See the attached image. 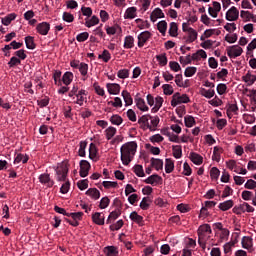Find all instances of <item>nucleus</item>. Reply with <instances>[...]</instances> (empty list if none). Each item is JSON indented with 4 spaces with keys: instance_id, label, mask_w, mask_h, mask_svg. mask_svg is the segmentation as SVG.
I'll list each match as a JSON object with an SVG mask.
<instances>
[{
    "instance_id": "obj_56",
    "label": "nucleus",
    "mask_w": 256,
    "mask_h": 256,
    "mask_svg": "<svg viewBox=\"0 0 256 256\" xmlns=\"http://www.w3.org/2000/svg\"><path fill=\"white\" fill-rule=\"evenodd\" d=\"M87 39H89V32H82L76 36L78 43H84Z\"/></svg>"
},
{
    "instance_id": "obj_55",
    "label": "nucleus",
    "mask_w": 256,
    "mask_h": 256,
    "mask_svg": "<svg viewBox=\"0 0 256 256\" xmlns=\"http://www.w3.org/2000/svg\"><path fill=\"white\" fill-rule=\"evenodd\" d=\"M156 59L159 62V65H161V67H165V65H167L168 60L166 54L157 55Z\"/></svg>"
},
{
    "instance_id": "obj_23",
    "label": "nucleus",
    "mask_w": 256,
    "mask_h": 256,
    "mask_svg": "<svg viewBox=\"0 0 256 256\" xmlns=\"http://www.w3.org/2000/svg\"><path fill=\"white\" fill-rule=\"evenodd\" d=\"M27 161H29V155L27 154H17L15 159H14V165H17L18 163H27Z\"/></svg>"
},
{
    "instance_id": "obj_48",
    "label": "nucleus",
    "mask_w": 256,
    "mask_h": 256,
    "mask_svg": "<svg viewBox=\"0 0 256 256\" xmlns=\"http://www.w3.org/2000/svg\"><path fill=\"white\" fill-rule=\"evenodd\" d=\"M184 123L186 127L191 128L196 123L195 118L191 115H187L184 117Z\"/></svg>"
},
{
    "instance_id": "obj_9",
    "label": "nucleus",
    "mask_w": 256,
    "mask_h": 256,
    "mask_svg": "<svg viewBox=\"0 0 256 256\" xmlns=\"http://www.w3.org/2000/svg\"><path fill=\"white\" fill-rule=\"evenodd\" d=\"M39 181L42 185H46V187H53L55 185V181L51 180V176L47 173L41 174L39 176Z\"/></svg>"
},
{
    "instance_id": "obj_50",
    "label": "nucleus",
    "mask_w": 256,
    "mask_h": 256,
    "mask_svg": "<svg viewBox=\"0 0 256 256\" xmlns=\"http://www.w3.org/2000/svg\"><path fill=\"white\" fill-rule=\"evenodd\" d=\"M201 95L203 97H206V99H211V98L215 97V90H211V89L207 90V89L203 88L201 90Z\"/></svg>"
},
{
    "instance_id": "obj_58",
    "label": "nucleus",
    "mask_w": 256,
    "mask_h": 256,
    "mask_svg": "<svg viewBox=\"0 0 256 256\" xmlns=\"http://www.w3.org/2000/svg\"><path fill=\"white\" fill-rule=\"evenodd\" d=\"M79 145H80V148L78 150V155L79 157H85V149H87V142L81 141Z\"/></svg>"
},
{
    "instance_id": "obj_7",
    "label": "nucleus",
    "mask_w": 256,
    "mask_h": 256,
    "mask_svg": "<svg viewBox=\"0 0 256 256\" xmlns=\"http://www.w3.org/2000/svg\"><path fill=\"white\" fill-rule=\"evenodd\" d=\"M91 169V164L87 160L80 161V177H87L89 175V170Z\"/></svg>"
},
{
    "instance_id": "obj_21",
    "label": "nucleus",
    "mask_w": 256,
    "mask_h": 256,
    "mask_svg": "<svg viewBox=\"0 0 256 256\" xmlns=\"http://www.w3.org/2000/svg\"><path fill=\"white\" fill-rule=\"evenodd\" d=\"M97 146L95 143H91L89 146V159H92V161H97Z\"/></svg>"
},
{
    "instance_id": "obj_27",
    "label": "nucleus",
    "mask_w": 256,
    "mask_h": 256,
    "mask_svg": "<svg viewBox=\"0 0 256 256\" xmlns=\"http://www.w3.org/2000/svg\"><path fill=\"white\" fill-rule=\"evenodd\" d=\"M61 82H63V84L66 86L71 85V83L73 82L72 72H65L62 76Z\"/></svg>"
},
{
    "instance_id": "obj_30",
    "label": "nucleus",
    "mask_w": 256,
    "mask_h": 256,
    "mask_svg": "<svg viewBox=\"0 0 256 256\" xmlns=\"http://www.w3.org/2000/svg\"><path fill=\"white\" fill-rule=\"evenodd\" d=\"M174 169H175V163L173 162V160H171V158H166L165 160L166 173H173Z\"/></svg>"
},
{
    "instance_id": "obj_15",
    "label": "nucleus",
    "mask_w": 256,
    "mask_h": 256,
    "mask_svg": "<svg viewBox=\"0 0 256 256\" xmlns=\"http://www.w3.org/2000/svg\"><path fill=\"white\" fill-rule=\"evenodd\" d=\"M163 181V178L159 176V174H153L149 176L146 180H144V183L147 185H155V183H161Z\"/></svg>"
},
{
    "instance_id": "obj_3",
    "label": "nucleus",
    "mask_w": 256,
    "mask_h": 256,
    "mask_svg": "<svg viewBox=\"0 0 256 256\" xmlns=\"http://www.w3.org/2000/svg\"><path fill=\"white\" fill-rule=\"evenodd\" d=\"M191 99L187 94H182L179 92H176L172 96L171 100V106L172 107H177V105H181V103H190Z\"/></svg>"
},
{
    "instance_id": "obj_60",
    "label": "nucleus",
    "mask_w": 256,
    "mask_h": 256,
    "mask_svg": "<svg viewBox=\"0 0 256 256\" xmlns=\"http://www.w3.org/2000/svg\"><path fill=\"white\" fill-rule=\"evenodd\" d=\"M197 73V67H187L184 75L185 77H193Z\"/></svg>"
},
{
    "instance_id": "obj_45",
    "label": "nucleus",
    "mask_w": 256,
    "mask_h": 256,
    "mask_svg": "<svg viewBox=\"0 0 256 256\" xmlns=\"http://www.w3.org/2000/svg\"><path fill=\"white\" fill-rule=\"evenodd\" d=\"M121 31L122 30L119 25L106 28L107 35H115L116 33H121Z\"/></svg>"
},
{
    "instance_id": "obj_20",
    "label": "nucleus",
    "mask_w": 256,
    "mask_h": 256,
    "mask_svg": "<svg viewBox=\"0 0 256 256\" xmlns=\"http://www.w3.org/2000/svg\"><path fill=\"white\" fill-rule=\"evenodd\" d=\"M135 47V38L129 35L124 38V49H133Z\"/></svg>"
},
{
    "instance_id": "obj_44",
    "label": "nucleus",
    "mask_w": 256,
    "mask_h": 256,
    "mask_svg": "<svg viewBox=\"0 0 256 256\" xmlns=\"http://www.w3.org/2000/svg\"><path fill=\"white\" fill-rule=\"evenodd\" d=\"M107 256H117L119 255V251H117V247L115 246H107L105 248Z\"/></svg>"
},
{
    "instance_id": "obj_1",
    "label": "nucleus",
    "mask_w": 256,
    "mask_h": 256,
    "mask_svg": "<svg viewBox=\"0 0 256 256\" xmlns=\"http://www.w3.org/2000/svg\"><path fill=\"white\" fill-rule=\"evenodd\" d=\"M121 161L123 165H129L137 153V142L131 141L123 144L120 148Z\"/></svg>"
},
{
    "instance_id": "obj_28",
    "label": "nucleus",
    "mask_w": 256,
    "mask_h": 256,
    "mask_svg": "<svg viewBox=\"0 0 256 256\" xmlns=\"http://www.w3.org/2000/svg\"><path fill=\"white\" fill-rule=\"evenodd\" d=\"M234 205L233 200H227L219 204V210L220 211H229Z\"/></svg>"
},
{
    "instance_id": "obj_41",
    "label": "nucleus",
    "mask_w": 256,
    "mask_h": 256,
    "mask_svg": "<svg viewBox=\"0 0 256 256\" xmlns=\"http://www.w3.org/2000/svg\"><path fill=\"white\" fill-rule=\"evenodd\" d=\"M25 43H26L27 49L33 50L37 47V45L35 44V40L32 36L25 37Z\"/></svg>"
},
{
    "instance_id": "obj_17",
    "label": "nucleus",
    "mask_w": 256,
    "mask_h": 256,
    "mask_svg": "<svg viewBox=\"0 0 256 256\" xmlns=\"http://www.w3.org/2000/svg\"><path fill=\"white\" fill-rule=\"evenodd\" d=\"M86 195L91 197L94 201H97L101 197V192L97 188H90L86 191Z\"/></svg>"
},
{
    "instance_id": "obj_40",
    "label": "nucleus",
    "mask_w": 256,
    "mask_h": 256,
    "mask_svg": "<svg viewBox=\"0 0 256 256\" xmlns=\"http://www.w3.org/2000/svg\"><path fill=\"white\" fill-rule=\"evenodd\" d=\"M83 95H87V91L86 90H80L77 94H76V97H77V101H76V104L77 105H80V107H82L83 105V101H85V97H83Z\"/></svg>"
},
{
    "instance_id": "obj_43",
    "label": "nucleus",
    "mask_w": 256,
    "mask_h": 256,
    "mask_svg": "<svg viewBox=\"0 0 256 256\" xmlns=\"http://www.w3.org/2000/svg\"><path fill=\"white\" fill-rule=\"evenodd\" d=\"M242 79L245 83L253 85V83L256 81V76L248 72L245 76L242 77Z\"/></svg>"
},
{
    "instance_id": "obj_10",
    "label": "nucleus",
    "mask_w": 256,
    "mask_h": 256,
    "mask_svg": "<svg viewBox=\"0 0 256 256\" xmlns=\"http://www.w3.org/2000/svg\"><path fill=\"white\" fill-rule=\"evenodd\" d=\"M158 19H165V13H163L161 8H155L150 14V21H152V23H155Z\"/></svg>"
},
{
    "instance_id": "obj_25",
    "label": "nucleus",
    "mask_w": 256,
    "mask_h": 256,
    "mask_svg": "<svg viewBox=\"0 0 256 256\" xmlns=\"http://www.w3.org/2000/svg\"><path fill=\"white\" fill-rule=\"evenodd\" d=\"M17 19V14L11 13L2 18V25H5L6 27L11 25V21H15Z\"/></svg>"
},
{
    "instance_id": "obj_47",
    "label": "nucleus",
    "mask_w": 256,
    "mask_h": 256,
    "mask_svg": "<svg viewBox=\"0 0 256 256\" xmlns=\"http://www.w3.org/2000/svg\"><path fill=\"white\" fill-rule=\"evenodd\" d=\"M240 209L242 213H245V211H247V213H253L255 211V208H253V206L249 205L247 202L240 204Z\"/></svg>"
},
{
    "instance_id": "obj_57",
    "label": "nucleus",
    "mask_w": 256,
    "mask_h": 256,
    "mask_svg": "<svg viewBox=\"0 0 256 256\" xmlns=\"http://www.w3.org/2000/svg\"><path fill=\"white\" fill-rule=\"evenodd\" d=\"M151 203V198L149 197H144L140 203V208L143 209V211H147V209H149V204Z\"/></svg>"
},
{
    "instance_id": "obj_37",
    "label": "nucleus",
    "mask_w": 256,
    "mask_h": 256,
    "mask_svg": "<svg viewBox=\"0 0 256 256\" xmlns=\"http://www.w3.org/2000/svg\"><path fill=\"white\" fill-rule=\"evenodd\" d=\"M95 25H99V17L92 16L91 19L86 20L85 27L91 28L95 27Z\"/></svg>"
},
{
    "instance_id": "obj_64",
    "label": "nucleus",
    "mask_w": 256,
    "mask_h": 256,
    "mask_svg": "<svg viewBox=\"0 0 256 256\" xmlns=\"http://www.w3.org/2000/svg\"><path fill=\"white\" fill-rule=\"evenodd\" d=\"M117 77H119V79L129 78V70H127V69L119 70L117 73Z\"/></svg>"
},
{
    "instance_id": "obj_54",
    "label": "nucleus",
    "mask_w": 256,
    "mask_h": 256,
    "mask_svg": "<svg viewBox=\"0 0 256 256\" xmlns=\"http://www.w3.org/2000/svg\"><path fill=\"white\" fill-rule=\"evenodd\" d=\"M77 187L80 191H85L89 187V180L84 179L77 182Z\"/></svg>"
},
{
    "instance_id": "obj_14",
    "label": "nucleus",
    "mask_w": 256,
    "mask_h": 256,
    "mask_svg": "<svg viewBox=\"0 0 256 256\" xmlns=\"http://www.w3.org/2000/svg\"><path fill=\"white\" fill-rule=\"evenodd\" d=\"M242 247L243 249H247L248 251H253V238L249 236H244L242 238Z\"/></svg>"
},
{
    "instance_id": "obj_11",
    "label": "nucleus",
    "mask_w": 256,
    "mask_h": 256,
    "mask_svg": "<svg viewBox=\"0 0 256 256\" xmlns=\"http://www.w3.org/2000/svg\"><path fill=\"white\" fill-rule=\"evenodd\" d=\"M106 89L110 95H119L121 91V85L117 83H108Z\"/></svg>"
},
{
    "instance_id": "obj_26",
    "label": "nucleus",
    "mask_w": 256,
    "mask_h": 256,
    "mask_svg": "<svg viewBox=\"0 0 256 256\" xmlns=\"http://www.w3.org/2000/svg\"><path fill=\"white\" fill-rule=\"evenodd\" d=\"M78 70L81 73L82 77H85L83 78V81H85L87 79V73L89 72V65L85 62H81Z\"/></svg>"
},
{
    "instance_id": "obj_34",
    "label": "nucleus",
    "mask_w": 256,
    "mask_h": 256,
    "mask_svg": "<svg viewBox=\"0 0 256 256\" xmlns=\"http://www.w3.org/2000/svg\"><path fill=\"white\" fill-rule=\"evenodd\" d=\"M131 221H134V223H137L138 225H143V216L138 215L137 212H132L130 214Z\"/></svg>"
},
{
    "instance_id": "obj_4",
    "label": "nucleus",
    "mask_w": 256,
    "mask_h": 256,
    "mask_svg": "<svg viewBox=\"0 0 256 256\" xmlns=\"http://www.w3.org/2000/svg\"><path fill=\"white\" fill-rule=\"evenodd\" d=\"M243 54V48L239 45H233L227 48V55L230 59H236V57H241Z\"/></svg>"
},
{
    "instance_id": "obj_12",
    "label": "nucleus",
    "mask_w": 256,
    "mask_h": 256,
    "mask_svg": "<svg viewBox=\"0 0 256 256\" xmlns=\"http://www.w3.org/2000/svg\"><path fill=\"white\" fill-rule=\"evenodd\" d=\"M149 119H153V117L151 115H143L138 119V123L139 125H144L150 131H155V128L149 124Z\"/></svg>"
},
{
    "instance_id": "obj_52",
    "label": "nucleus",
    "mask_w": 256,
    "mask_h": 256,
    "mask_svg": "<svg viewBox=\"0 0 256 256\" xmlns=\"http://www.w3.org/2000/svg\"><path fill=\"white\" fill-rule=\"evenodd\" d=\"M98 59H103L104 63H109L111 60V53L108 50H104L102 54H99Z\"/></svg>"
},
{
    "instance_id": "obj_61",
    "label": "nucleus",
    "mask_w": 256,
    "mask_h": 256,
    "mask_svg": "<svg viewBox=\"0 0 256 256\" xmlns=\"http://www.w3.org/2000/svg\"><path fill=\"white\" fill-rule=\"evenodd\" d=\"M162 89L164 91V95H173V86L171 84H164L162 85Z\"/></svg>"
},
{
    "instance_id": "obj_53",
    "label": "nucleus",
    "mask_w": 256,
    "mask_h": 256,
    "mask_svg": "<svg viewBox=\"0 0 256 256\" xmlns=\"http://www.w3.org/2000/svg\"><path fill=\"white\" fill-rule=\"evenodd\" d=\"M62 19L66 23H73V21H75V16H73V14H71L69 12H64L62 15Z\"/></svg>"
},
{
    "instance_id": "obj_42",
    "label": "nucleus",
    "mask_w": 256,
    "mask_h": 256,
    "mask_svg": "<svg viewBox=\"0 0 256 256\" xmlns=\"http://www.w3.org/2000/svg\"><path fill=\"white\" fill-rule=\"evenodd\" d=\"M110 123L119 126L123 123V118L119 114H114L110 117Z\"/></svg>"
},
{
    "instance_id": "obj_2",
    "label": "nucleus",
    "mask_w": 256,
    "mask_h": 256,
    "mask_svg": "<svg viewBox=\"0 0 256 256\" xmlns=\"http://www.w3.org/2000/svg\"><path fill=\"white\" fill-rule=\"evenodd\" d=\"M56 181L65 182L67 181V175H69V164L65 161L58 163L55 168Z\"/></svg>"
},
{
    "instance_id": "obj_33",
    "label": "nucleus",
    "mask_w": 256,
    "mask_h": 256,
    "mask_svg": "<svg viewBox=\"0 0 256 256\" xmlns=\"http://www.w3.org/2000/svg\"><path fill=\"white\" fill-rule=\"evenodd\" d=\"M106 133V139L108 141H111V139H113V137H115L116 133H117V128L110 126L105 130Z\"/></svg>"
},
{
    "instance_id": "obj_38",
    "label": "nucleus",
    "mask_w": 256,
    "mask_h": 256,
    "mask_svg": "<svg viewBox=\"0 0 256 256\" xmlns=\"http://www.w3.org/2000/svg\"><path fill=\"white\" fill-rule=\"evenodd\" d=\"M197 39V31L193 28H188V39L187 43H193Z\"/></svg>"
},
{
    "instance_id": "obj_24",
    "label": "nucleus",
    "mask_w": 256,
    "mask_h": 256,
    "mask_svg": "<svg viewBox=\"0 0 256 256\" xmlns=\"http://www.w3.org/2000/svg\"><path fill=\"white\" fill-rule=\"evenodd\" d=\"M150 163H151V167H154L156 171H161V169H163L162 159L151 158Z\"/></svg>"
},
{
    "instance_id": "obj_63",
    "label": "nucleus",
    "mask_w": 256,
    "mask_h": 256,
    "mask_svg": "<svg viewBox=\"0 0 256 256\" xmlns=\"http://www.w3.org/2000/svg\"><path fill=\"white\" fill-rule=\"evenodd\" d=\"M9 67H17V65H21V59L13 56L8 62Z\"/></svg>"
},
{
    "instance_id": "obj_6",
    "label": "nucleus",
    "mask_w": 256,
    "mask_h": 256,
    "mask_svg": "<svg viewBox=\"0 0 256 256\" xmlns=\"http://www.w3.org/2000/svg\"><path fill=\"white\" fill-rule=\"evenodd\" d=\"M237 19H239V10H237V7L232 6L226 12V20L227 21H237Z\"/></svg>"
},
{
    "instance_id": "obj_16",
    "label": "nucleus",
    "mask_w": 256,
    "mask_h": 256,
    "mask_svg": "<svg viewBox=\"0 0 256 256\" xmlns=\"http://www.w3.org/2000/svg\"><path fill=\"white\" fill-rule=\"evenodd\" d=\"M92 221L96 225H105V216L101 212H96L92 215Z\"/></svg>"
},
{
    "instance_id": "obj_22",
    "label": "nucleus",
    "mask_w": 256,
    "mask_h": 256,
    "mask_svg": "<svg viewBox=\"0 0 256 256\" xmlns=\"http://www.w3.org/2000/svg\"><path fill=\"white\" fill-rule=\"evenodd\" d=\"M136 107L140 111H149V107L145 104V100L143 98H135Z\"/></svg>"
},
{
    "instance_id": "obj_8",
    "label": "nucleus",
    "mask_w": 256,
    "mask_h": 256,
    "mask_svg": "<svg viewBox=\"0 0 256 256\" xmlns=\"http://www.w3.org/2000/svg\"><path fill=\"white\" fill-rule=\"evenodd\" d=\"M151 39V32L144 31L138 35V47H144L146 42Z\"/></svg>"
},
{
    "instance_id": "obj_32",
    "label": "nucleus",
    "mask_w": 256,
    "mask_h": 256,
    "mask_svg": "<svg viewBox=\"0 0 256 256\" xmlns=\"http://www.w3.org/2000/svg\"><path fill=\"white\" fill-rule=\"evenodd\" d=\"M122 97L124 99L126 107H128L129 105H133V98L131 97V93H129L127 90L122 91Z\"/></svg>"
},
{
    "instance_id": "obj_19",
    "label": "nucleus",
    "mask_w": 256,
    "mask_h": 256,
    "mask_svg": "<svg viewBox=\"0 0 256 256\" xmlns=\"http://www.w3.org/2000/svg\"><path fill=\"white\" fill-rule=\"evenodd\" d=\"M190 160L192 161V163H194V165H201L203 163V156L198 153L191 152Z\"/></svg>"
},
{
    "instance_id": "obj_29",
    "label": "nucleus",
    "mask_w": 256,
    "mask_h": 256,
    "mask_svg": "<svg viewBox=\"0 0 256 256\" xmlns=\"http://www.w3.org/2000/svg\"><path fill=\"white\" fill-rule=\"evenodd\" d=\"M172 151L173 157H175V159H181V157H183V149L181 145L172 146Z\"/></svg>"
},
{
    "instance_id": "obj_36",
    "label": "nucleus",
    "mask_w": 256,
    "mask_h": 256,
    "mask_svg": "<svg viewBox=\"0 0 256 256\" xmlns=\"http://www.w3.org/2000/svg\"><path fill=\"white\" fill-rule=\"evenodd\" d=\"M120 216H121V211L114 210L109 214L106 223L109 225V224H111V221H115V219L119 218Z\"/></svg>"
},
{
    "instance_id": "obj_5",
    "label": "nucleus",
    "mask_w": 256,
    "mask_h": 256,
    "mask_svg": "<svg viewBox=\"0 0 256 256\" xmlns=\"http://www.w3.org/2000/svg\"><path fill=\"white\" fill-rule=\"evenodd\" d=\"M36 30L39 35H48L49 31L51 30V24L47 22H41L37 24Z\"/></svg>"
},
{
    "instance_id": "obj_49",
    "label": "nucleus",
    "mask_w": 256,
    "mask_h": 256,
    "mask_svg": "<svg viewBox=\"0 0 256 256\" xmlns=\"http://www.w3.org/2000/svg\"><path fill=\"white\" fill-rule=\"evenodd\" d=\"M53 79H54L55 85H58V87H61V85H63V82H61V71L56 70L53 73Z\"/></svg>"
},
{
    "instance_id": "obj_39",
    "label": "nucleus",
    "mask_w": 256,
    "mask_h": 256,
    "mask_svg": "<svg viewBox=\"0 0 256 256\" xmlns=\"http://www.w3.org/2000/svg\"><path fill=\"white\" fill-rule=\"evenodd\" d=\"M157 29L161 35L165 36V33H167V21L162 20L158 22Z\"/></svg>"
},
{
    "instance_id": "obj_35",
    "label": "nucleus",
    "mask_w": 256,
    "mask_h": 256,
    "mask_svg": "<svg viewBox=\"0 0 256 256\" xmlns=\"http://www.w3.org/2000/svg\"><path fill=\"white\" fill-rule=\"evenodd\" d=\"M197 233L211 235L213 233V231L211 230V225L204 224V225L199 226Z\"/></svg>"
},
{
    "instance_id": "obj_62",
    "label": "nucleus",
    "mask_w": 256,
    "mask_h": 256,
    "mask_svg": "<svg viewBox=\"0 0 256 256\" xmlns=\"http://www.w3.org/2000/svg\"><path fill=\"white\" fill-rule=\"evenodd\" d=\"M219 175H221V171H219L217 167L211 168V170H210L211 179L217 180V179H219Z\"/></svg>"
},
{
    "instance_id": "obj_31",
    "label": "nucleus",
    "mask_w": 256,
    "mask_h": 256,
    "mask_svg": "<svg viewBox=\"0 0 256 256\" xmlns=\"http://www.w3.org/2000/svg\"><path fill=\"white\" fill-rule=\"evenodd\" d=\"M221 151H223L221 147L219 146L214 147L213 155H212L213 161H217V163L221 161Z\"/></svg>"
},
{
    "instance_id": "obj_13",
    "label": "nucleus",
    "mask_w": 256,
    "mask_h": 256,
    "mask_svg": "<svg viewBox=\"0 0 256 256\" xmlns=\"http://www.w3.org/2000/svg\"><path fill=\"white\" fill-rule=\"evenodd\" d=\"M208 239H211V236L209 234L198 233V245H200L203 251H205L207 247Z\"/></svg>"
},
{
    "instance_id": "obj_46",
    "label": "nucleus",
    "mask_w": 256,
    "mask_h": 256,
    "mask_svg": "<svg viewBox=\"0 0 256 256\" xmlns=\"http://www.w3.org/2000/svg\"><path fill=\"white\" fill-rule=\"evenodd\" d=\"M177 31H179V27L177 26V23L171 22L170 28H169V35L171 37H177Z\"/></svg>"
},
{
    "instance_id": "obj_51",
    "label": "nucleus",
    "mask_w": 256,
    "mask_h": 256,
    "mask_svg": "<svg viewBox=\"0 0 256 256\" xmlns=\"http://www.w3.org/2000/svg\"><path fill=\"white\" fill-rule=\"evenodd\" d=\"M134 173L137 175V177H145V171L143 170V166L136 164L134 166Z\"/></svg>"
},
{
    "instance_id": "obj_59",
    "label": "nucleus",
    "mask_w": 256,
    "mask_h": 256,
    "mask_svg": "<svg viewBox=\"0 0 256 256\" xmlns=\"http://www.w3.org/2000/svg\"><path fill=\"white\" fill-rule=\"evenodd\" d=\"M111 203V200L109 199V197H103L101 200H100V204H99V207L101 209H107L109 207V204Z\"/></svg>"
},
{
    "instance_id": "obj_18",
    "label": "nucleus",
    "mask_w": 256,
    "mask_h": 256,
    "mask_svg": "<svg viewBox=\"0 0 256 256\" xmlns=\"http://www.w3.org/2000/svg\"><path fill=\"white\" fill-rule=\"evenodd\" d=\"M137 17V8L129 7L124 14V19H135Z\"/></svg>"
}]
</instances>
